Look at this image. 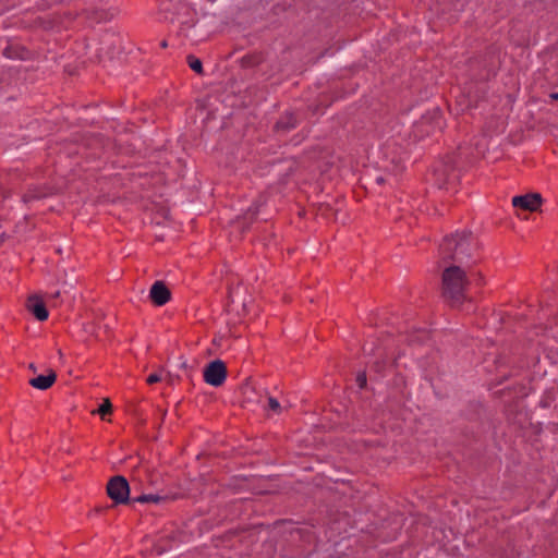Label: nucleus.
I'll list each match as a JSON object with an SVG mask.
<instances>
[{
	"mask_svg": "<svg viewBox=\"0 0 558 558\" xmlns=\"http://www.w3.org/2000/svg\"><path fill=\"white\" fill-rule=\"evenodd\" d=\"M469 280L465 271L459 265L445 267L442 272V294L453 305L465 300V289Z\"/></svg>",
	"mask_w": 558,
	"mask_h": 558,
	"instance_id": "obj_1",
	"label": "nucleus"
},
{
	"mask_svg": "<svg viewBox=\"0 0 558 558\" xmlns=\"http://www.w3.org/2000/svg\"><path fill=\"white\" fill-rule=\"evenodd\" d=\"M471 234L468 232L446 236L439 246V254L444 260L462 264L470 257Z\"/></svg>",
	"mask_w": 558,
	"mask_h": 558,
	"instance_id": "obj_2",
	"label": "nucleus"
},
{
	"mask_svg": "<svg viewBox=\"0 0 558 558\" xmlns=\"http://www.w3.org/2000/svg\"><path fill=\"white\" fill-rule=\"evenodd\" d=\"M108 496L116 504H126L130 500V486L125 477L113 476L107 485Z\"/></svg>",
	"mask_w": 558,
	"mask_h": 558,
	"instance_id": "obj_3",
	"label": "nucleus"
},
{
	"mask_svg": "<svg viewBox=\"0 0 558 558\" xmlns=\"http://www.w3.org/2000/svg\"><path fill=\"white\" fill-rule=\"evenodd\" d=\"M227 378V368L221 360L211 361L204 369V380L213 387L221 386Z\"/></svg>",
	"mask_w": 558,
	"mask_h": 558,
	"instance_id": "obj_4",
	"label": "nucleus"
},
{
	"mask_svg": "<svg viewBox=\"0 0 558 558\" xmlns=\"http://www.w3.org/2000/svg\"><path fill=\"white\" fill-rule=\"evenodd\" d=\"M542 204V196L538 193L518 195L512 198V205L517 208L534 211Z\"/></svg>",
	"mask_w": 558,
	"mask_h": 558,
	"instance_id": "obj_5",
	"label": "nucleus"
},
{
	"mask_svg": "<svg viewBox=\"0 0 558 558\" xmlns=\"http://www.w3.org/2000/svg\"><path fill=\"white\" fill-rule=\"evenodd\" d=\"M170 290L162 281H156L149 290V298L157 306L165 305L170 300Z\"/></svg>",
	"mask_w": 558,
	"mask_h": 558,
	"instance_id": "obj_6",
	"label": "nucleus"
},
{
	"mask_svg": "<svg viewBox=\"0 0 558 558\" xmlns=\"http://www.w3.org/2000/svg\"><path fill=\"white\" fill-rule=\"evenodd\" d=\"M27 310L40 322L46 320L49 316L44 302L36 295L28 299Z\"/></svg>",
	"mask_w": 558,
	"mask_h": 558,
	"instance_id": "obj_7",
	"label": "nucleus"
},
{
	"mask_svg": "<svg viewBox=\"0 0 558 558\" xmlns=\"http://www.w3.org/2000/svg\"><path fill=\"white\" fill-rule=\"evenodd\" d=\"M56 378V373L53 371H49L46 375H39L29 379V385L36 389L46 390L53 385Z\"/></svg>",
	"mask_w": 558,
	"mask_h": 558,
	"instance_id": "obj_8",
	"label": "nucleus"
},
{
	"mask_svg": "<svg viewBox=\"0 0 558 558\" xmlns=\"http://www.w3.org/2000/svg\"><path fill=\"white\" fill-rule=\"evenodd\" d=\"M165 499H166V497L161 496L159 494H143V495L138 496V497H135L133 499V501L134 502H140V504H146V502L160 504Z\"/></svg>",
	"mask_w": 558,
	"mask_h": 558,
	"instance_id": "obj_9",
	"label": "nucleus"
},
{
	"mask_svg": "<svg viewBox=\"0 0 558 558\" xmlns=\"http://www.w3.org/2000/svg\"><path fill=\"white\" fill-rule=\"evenodd\" d=\"M187 63L190 65V68L196 72V73H202L203 71V65H202V61L194 57V56H189L187 57Z\"/></svg>",
	"mask_w": 558,
	"mask_h": 558,
	"instance_id": "obj_10",
	"label": "nucleus"
},
{
	"mask_svg": "<svg viewBox=\"0 0 558 558\" xmlns=\"http://www.w3.org/2000/svg\"><path fill=\"white\" fill-rule=\"evenodd\" d=\"M112 410V404L109 401V399H106L100 407L98 408L97 412L104 417L106 414L110 413Z\"/></svg>",
	"mask_w": 558,
	"mask_h": 558,
	"instance_id": "obj_11",
	"label": "nucleus"
},
{
	"mask_svg": "<svg viewBox=\"0 0 558 558\" xmlns=\"http://www.w3.org/2000/svg\"><path fill=\"white\" fill-rule=\"evenodd\" d=\"M268 409L275 413H279L281 410V405L279 401L274 397H268Z\"/></svg>",
	"mask_w": 558,
	"mask_h": 558,
	"instance_id": "obj_12",
	"label": "nucleus"
},
{
	"mask_svg": "<svg viewBox=\"0 0 558 558\" xmlns=\"http://www.w3.org/2000/svg\"><path fill=\"white\" fill-rule=\"evenodd\" d=\"M289 118V121L286 123L283 120H280L277 122V128L278 129H291V128H294L295 126V121L293 119L292 116L288 117Z\"/></svg>",
	"mask_w": 558,
	"mask_h": 558,
	"instance_id": "obj_13",
	"label": "nucleus"
},
{
	"mask_svg": "<svg viewBox=\"0 0 558 558\" xmlns=\"http://www.w3.org/2000/svg\"><path fill=\"white\" fill-rule=\"evenodd\" d=\"M356 384L360 388H364L366 386V375L365 373H360L356 376Z\"/></svg>",
	"mask_w": 558,
	"mask_h": 558,
	"instance_id": "obj_14",
	"label": "nucleus"
},
{
	"mask_svg": "<svg viewBox=\"0 0 558 558\" xmlns=\"http://www.w3.org/2000/svg\"><path fill=\"white\" fill-rule=\"evenodd\" d=\"M160 380H161V376L158 373L150 374L146 379L147 384H149V385L158 383Z\"/></svg>",
	"mask_w": 558,
	"mask_h": 558,
	"instance_id": "obj_15",
	"label": "nucleus"
},
{
	"mask_svg": "<svg viewBox=\"0 0 558 558\" xmlns=\"http://www.w3.org/2000/svg\"><path fill=\"white\" fill-rule=\"evenodd\" d=\"M434 116H435V118L437 119L436 126H437L438 129H440V128H441V121H440V120H441V118H440V112H439L438 110H436V111L434 112Z\"/></svg>",
	"mask_w": 558,
	"mask_h": 558,
	"instance_id": "obj_16",
	"label": "nucleus"
},
{
	"mask_svg": "<svg viewBox=\"0 0 558 558\" xmlns=\"http://www.w3.org/2000/svg\"><path fill=\"white\" fill-rule=\"evenodd\" d=\"M428 121V118L427 117H423L422 120L420 121V124L417 125L418 128L421 126H424Z\"/></svg>",
	"mask_w": 558,
	"mask_h": 558,
	"instance_id": "obj_17",
	"label": "nucleus"
},
{
	"mask_svg": "<svg viewBox=\"0 0 558 558\" xmlns=\"http://www.w3.org/2000/svg\"><path fill=\"white\" fill-rule=\"evenodd\" d=\"M257 208H254V210L250 209V214L251 216H255L257 214Z\"/></svg>",
	"mask_w": 558,
	"mask_h": 558,
	"instance_id": "obj_18",
	"label": "nucleus"
},
{
	"mask_svg": "<svg viewBox=\"0 0 558 558\" xmlns=\"http://www.w3.org/2000/svg\"><path fill=\"white\" fill-rule=\"evenodd\" d=\"M550 98H553V99H558V94H557V93H553V94H550Z\"/></svg>",
	"mask_w": 558,
	"mask_h": 558,
	"instance_id": "obj_19",
	"label": "nucleus"
},
{
	"mask_svg": "<svg viewBox=\"0 0 558 558\" xmlns=\"http://www.w3.org/2000/svg\"><path fill=\"white\" fill-rule=\"evenodd\" d=\"M180 23H181V25H182V26H184V25H186V24H187V21H183V20H182V21H180Z\"/></svg>",
	"mask_w": 558,
	"mask_h": 558,
	"instance_id": "obj_20",
	"label": "nucleus"
},
{
	"mask_svg": "<svg viewBox=\"0 0 558 558\" xmlns=\"http://www.w3.org/2000/svg\"><path fill=\"white\" fill-rule=\"evenodd\" d=\"M376 181H377L378 183H381V182H383V178H381V177H378V178L376 179Z\"/></svg>",
	"mask_w": 558,
	"mask_h": 558,
	"instance_id": "obj_21",
	"label": "nucleus"
},
{
	"mask_svg": "<svg viewBox=\"0 0 558 558\" xmlns=\"http://www.w3.org/2000/svg\"><path fill=\"white\" fill-rule=\"evenodd\" d=\"M29 368L33 369V371L36 369L34 364H29Z\"/></svg>",
	"mask_w": 558,
	"mask_h": 558,
	"instance_id": "obj_22",
	"label": "nucleus"
}]
</instances>
